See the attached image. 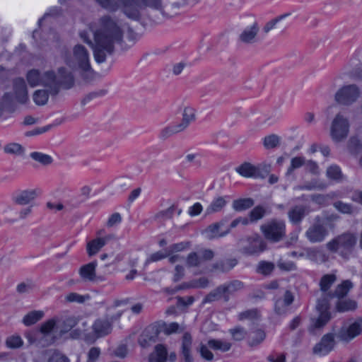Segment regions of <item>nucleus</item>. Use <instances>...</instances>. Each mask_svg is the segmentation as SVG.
<instances>
[{
	"label": "nucleus",
	"mask_w": 362,
	"mask_h": 362,
	"mask_svg": "<svg viewBox=\"0 0 362 362\" xmlns=\"http://www.w3.org/2000/svg\"><path fill=\"white\" fill-rule=\"evenodd\" d=\"M88 28L93 34V40L90 39L85 30L81 31L79 36L92 48L95 62L103 63L107 55L115 52V46L123 42L124 31L122 25L117 17L104 14L90 23Z\"/></svg>",
	"instance_id": "f257e3e1"
},
{
	"label": "nucleus",
	"mask_w": 362,
	"mask_h": 362,
	"mask_svg": "<svg viewBox=\"0 0 362 362\" xmlns=\"http://www.w3.org/2000/svg\"><path fill=\"white\" fill-rule=\"evenodd\" d=\"M102 8L110 12H116L119 8L123 13L132 20H139L141 18L136 0H95Z\"/></svg>",
	"instance_id": "f03ea898"
},
{
	"label": "nucleus",
	"mask_w": 362,
	"mask_h": 362,
	"mask_svg": "<svg viewBox=\"0 0 362 362\" xmlns=\"http://www.w3.org/2000/svg\"><path fill=\"white\" fill-rule=\"evenodd\" d=\"M329 293H322V296L318 298L316 309L319 313L317 317H313L310 320V325L308 331L312 334H316V331L324 327L331 320L332 316L329 312Z\"/></svg>",
	"instance_id": "7ed1b4c3"
},
{
	"label": "nucleus",
	"mask_w": 362,
	"mask_h": 362,
	"mask_svg": "<svg viewBox=\"0 0 362 362\" xmlns=\"http://www.w3.org/2000/svg\"><path fill=\"white\" fill-rule=\"evenodd\" d=\"M73 56L67 52L63 55L64 63L71 69H80L90 64L89 52L86 47L81 44L76 45L72 49Z\"/></svg>",
	"instance_id": "20e7f679"
},
{
	"label": "nucleus",
	"mask_w": 362,
	"mask_h": 362,
	"mask_svg": "<svg viewBox=\"0 0 362 362\" xmlns=\"http://www.w3.org/2000/svg\"><path fill=\"white\" fill-rule=\"evenodd\" d=\"M26 78L28 84L31 87H35L42 86L46 88H49V93H56L57 88L53 83L54 81V71H47L41 73L37 69H31L28 71L26 74Z\"/></svg>",
	"instance_id": "39448f33"
},
{
	"label": "nucleus",
	"mask_w": 362,
	"mask_h": 362,
	"mask_svg": "<svg viewBox=\"0 0 362 362\" xmlns=\"http://www.w3.org/2000/svg\"><path fill=\"white\" fill-rule=\"evenodd\" d=\"M361 94V91L358 85H344L335 93L334 100L339 105L351 106L358 100Z\"/></svg>",
	"instance_id": "423d86ee"
},
{
	"label": "nucleus",
	"mask_w": 362,
	"mask_h": 362,
	"mask_svg": "<svg viewBox=\"0 0 362 362\" xmlns=\"http://www.w3.org/2000/svg\"><path fill=\"white\" fill-rule=\"evenodd\" d=\"M260 229L265 238L273 243L282 240L286 233L285 223L275 219L262 224Z\"/></svg>",
	"instance_id": "0eeeda50"
},
{
	"label": "nucleus",
	"mask_w": 362,
	"mask_h": 362,
	"mask_svg": "<svg viewBox=\"0 0 362 362\" xmlns=\"http://www.w3.org/2000/svg\"><path fill=\"white\" fill-rule=\"evenodd\" d=\"M349 132V122L341 113H337L333 119L330 128V136L335 142L346 139Z\"/></svg>",
	"instance_id": "6e6552de"
},
{
	"label": "nucleus",
	"mask_w": 362,
	"mask_h": 362,
	"mask_svg": "<svg viewBox=\"0 0 362 362\" xmlns=\"http://www.w3.org/2000/svg\"><path fill=\"white\" fill-rule=\"evenodd\" d=\"M238 244L241 252L249 255L260 253L266 249L265 242L257 234L241 238Z\"/></svg>",
	"instance_id": "1a4fd4ad"
},
{
	"label": "nucleus",
	"mask_w": 362,
	"mask_h": 362,
	"mask_svg": "<svg viewBox=\"0 0 362 362\" xmlns=\"http://www.w3.org/2000/svg\"><path fill=\"white\" fill-rule=\"evenodd\" d=\"M328 233V230L323 224L322 218L317 216L314 219V222L305 231V236L310 243H317L323 242Z\"/></svg>",
	"instance_id": "9d476101"
},
{
	"label": "nucleus",
	"mask_w": 362,
	"mask_h": 362,
	"mask_svg": "<svg viewBox=\"0 0 362 362\" xmlns=\"http://www.w3.org/2000/svg\"><path fill=\"white\" fill-rule=\"evenodd\" d=\"M54 86L57 88L56 93H51V95H57L61 88L65 89L71 88L74 84V77L73 74L64 67H60L57 70V75L54 72Z\"/></svg>",
	"instance_id": "9b49d317"
},
{
	"label": "nucleus",
	"mask_w": 362,
	"mask_h": 362,
	"mask_svg": "<svg viewBox=\"0 0 362 362\" xmlns=\"http://www.w3.org/2000/svg\"><path fill=\"white\" fill-rule=\"evenodd\" d=\"M362 331V319L356 320L347 326H342L337 334V337L342 341L349 342L361 334Z\"/></svg>",
	"instance_id": "f8f14e48"
},
{
	"label": "nucleus",
	"mask_w": 362,
	"mask_h": 362,
	"mask_svg": "<svg viewBox=\"0 0 362 362\" xmlns=\"http://www.w3.org/2000/svg\"><path fill=\"white\" fill-rule=\"evenodd\" d=\"M335 334L327 333L321 338L320 341L313 348V353L318 356H325L331 352L335 346Z\"/></svg>",
	"instance_id": "ddd939ff"
},
{
	"label": "nucleus",
	"mask_w": 362,
	"mask_h": 362,
	"mask_svg": "<svg viewBox=\"0 0 362 362\" xmlns=\"http://www.w3.org/2000/svg\"><path fill=\"white\" fill-rule=\"evenodd\" d=\"M97 262L95 261L89 262L81 266L78 274L84 282L98 283L104 281V278L96 274Z\"/></svg>",
	"instance_id": "4468645a"
},
{
	"label": "nucleus",
	"mask_w": 362,
	"mask_h": 362,
	"mask_svg": "<svg viewBox=\"0 0 362 362\" xmlns=\"http://www.w3.org/2000/svg\"><path fill=\"white\" fill-rule=\"evenodd\" d=\"M214 252L211 250H204L201 252H190L186 258V265L187 267H198L201 266L204 261H209L213 259Z\"/></svg>",
	"instance_id": "2eb2a0df"
},
{
	"label": "nucleus",
	"mask_w": 362,
	"mask_h": 362,
	"mask_svg": "<svg viewBox=\"0 0 362 362\" xmlns=\"http://www.w3.org/2000/svg\"><path fill=\"white\" fill-rule=\"evenodd\" d=\"M159 334L158 327L155 325H150L142 332L138 339V342L143 348L148 347L152 343L156 341Z\"/></svg>",
	"instance_id": "dca6fc26"
},
{
	"label": "nucleus",
	"mask_w": 362,
	"mask_h": 362,
	"mask_svg": "<svg viewBox=\"0 0 362 362\" xmlns=\"http://www.w3.org/2000/svg\"><path fill=\"white\" fill-rule=\"evenodd\" d=\"M338 243H339L340 255L347 259L356 243V237L352 233H344L338 236Z\"/></svg>",
	"instance_id": "f3484780"
},
{
	"label": "nucleus",
	"mask_w": 362,
	"mask_h": 362,
	"mask_svg": "<svg viewBox=\"0 0 362 362\" xmlns=\"http://www.w3.org/2000/svg\"><path fill=\"white\" fill-rule=\"evenodd\" d=\"M259 26L254 22L250 27L245 28L238 36V41L245 45H252L257 42Z\"/></svg>",
	"instance_id": "a211bd4d"
},
{
	"label": "nucleus",
	"mask_w": 362,
	"mask_h": 362,
	"mask_svg": "<svg viewBox=\"0 0 362 362\" xmlns=\"http://www.w3.org/2000/svg\"><path fill=\"white\" fill-rule=\"evenodd\" d=\"M13 91L16 100L22 104L28 100L27 85L23 78H16L13 80Z\"/></svg>",
	"instance_id": "6ab92c4d"
},
{
	"label": "nucleus",
	"mask_w": 362,
	"mask_h": 362,
	"mask_svg": "<svg viewBox=\"0 0 362 362\" xmlns=\"http://www.w3.org/2000/svg\"><path fill=\"white\" fill-rule=\"evenodd\" d=\"M115 238L114 234H109L105 237H98L87 243L86 251L88 256L92 257L96 255L106 243Z\"/></svg>",
	"instance_id": "aec40b11"
},
{
	"label": "nucleus",
	"mask_w": 362,
	"mask_h": 362,
	"mask_svg": "<svg viewBox=\"0 0 362 362\" xmlns=\"http://www.w3.org/2000/svg\"><path fill=\"white\" fill-rule=\"evenodd\" d=\"M294 300L293 294L288 290L286 291L283 298H278L274 301V312L277 315H284L287 312L288 307Z\"/></svg>",
	"instance_id": "412c9836"
},
{
	"label": "nucleus",
	"mask_w": 362,
	"mask_h": 362,
	"mask_svg": "<svg viewBox=\"0 0 362 362\" xmlns=\"http://www.w3.org/2000/svg\"><path fill=\"white\" fill-rule=\"evenodd\" d=\"M94 335L97 338L105 337L110 334L112 330V325L107 317L105 319H97L92 325Z\"/></svg>",
	"instance_id": "4be33fe9"
},
{
	"label": "nucleus",
	"mask_w": 362,
	"mask_h": 362,
	"mask_svg": "<svg viewBox=\"0 0 362 362\" xmlns=\"http://www.w3.org/2000/svg\"><path fill=\"white\" fill-rule=\"evenodd\" d=\"M235 171L245 177H264V176L260 173L259 168L248 162H245L237 167Z\"/></svg>",
	"instance_id": "5701e85b"
},
{
	"label": "nucleus",
	"mask_w": 362,
	"mask_h": 362,
	"mask_svg": "<svg viewBox=\"0 0 362 362\" xmlns=\"http://www.w3.org/2000/svg\"><path fill=\"white\" fill-rule=\"evenodd\" d=\"M308 214V210L305 206L296 205L288 211V217L292 224L298 225Z\"/></svg>",
	"instance_id": "b1692460"
},
{
	"label": "nucleus",
	"mask_w": 362,
	"mask_h": 362,
	"mask_svg": "<svg viewBox=\"0 0 362 362\" xmlns=\"http://www.w3.org/2000/svg\"><path fill=\"white\" fill-rule=\"evenodd\" d=\"M39 191L36 189L21 191L13 197V201L19 205H26L34 200L38 195Z\"/></svg>",
	"instance_id": "393cba45"
},
{
	"label": "nucleus",
	"mask_w": 362,
	"mask_h": 362,
	"mask_svg": "<svg viewBox=\"0 0 362 362\" xmlns=\"http://www.w3.org/2000/svg\"><path fill=\"white\" fill-rule=\"evenodd\" d=\"M353 287L354 284L350 280H344L337 286L334 292H329V298H337L338 300L342 299L346 296Z\"/></svg>",
	"instance_id": "a878e982"
},
{
	"label": "nucleus",
	"mask_w": 362,
	"mask_h": 362,
	"mask_svg": "<svg viewBox=\"0 0 362 362\" xmlns=\"http://www.w3.org/2000/svg\"><path fill=\"white\" fill-rule=\"evenodd\" d=\"M192 337L189 334L185 333L182 337L181 354L185 362H194L191 354Z\"/></svg>",
	"instance_id": "bb28decb"
},
{
	"label": "nucleus",
	"mask_w": 362,
	"mask_h": 362,
	"mask_svg": "<svg viewBox=\"0 0 362 362\" xmlns=\"http://www.w3.org/2000/svg\"><path fill=\"white\" fill-rule=\"evenodd\" d=\"M196 119V110L192 107H185L182 112V121L177 124L184 132Z\"/></svg>",
	"instance_id": "cd10ccee"
},
{
	"label": "nucleus",
	"mask_w": 362,
	"mask_h": 362,
	"mask_svg": "<svg viewBox=\"0 0 362 362\" xmlns=\"http://www.w3.org/2000/svg\"><path fill=\"white\" fill-rule=\"evenodd\" d=\"M168 356V351L163 344H157L154 351L149 355V362H165Z\"/></svg>",
	"instance_id": "c85d7f7f"
},
{
	"label": "nucleus",
	"mask_w": 362,
	"mask_h": 362,
	"mask_svg": "<svg viewBox=\"0 0 362 362\" xmlns=\"http://www.w3.org/2000/svg\"><path fill=\"white\" fill-rule=\"evenodd\" d=\"M225 292V302H228L230 296L233 295L235 292L241 290L244 284L239 280H233L230 282L221 285Z\"/></svg>",
	"instance_id": "c756f323"
},
{
	"label": "nucleus",
	"mask_w": 362,
	"mask_h": 362,
	"mask_svg": "<svg viewBox=\"0 0 362 362\" xmlns=\"http://www.w3.org/2000/svg\"><path fill=\"white\" fill-rule=\"evenodd\" d=\"M78 322L77 317L74 316H70L65 317L62 321L57 320L58 326L59 329V336H62L65 333H67L73 327H74Z\"/></svg>",
	"instance_id": "7c9ffc66"
},
{
	"label": "nucleus",
	"mask_w": 362,
	"mask_h": 362,
	"mask_svg": "<svg viewBox=\"0 0 362 362\" xmlns=\"http://www.w3.org/2000/svg\"><path fill=\"white\" fill-rule=\"evenodd\" d=\"M57 320L55 318L49 319L41 324L39 333L43 339H49L52 337L50 334L57 327Z\"/></svg>",
	"instance_id": "2f4dec72"
},
{
	"label": "nucleus",
	"mask_w": 362,
	"mask_h": 362,
	"mask_svg": "<svg viewBox=\"0 0 362 362\" xmlns=\"http://www.w3.org/2000/svg\"><path fill=\"white\" fill-rule=\"evenodd\" d=\"M227 201L223 197L214 199L205 210L204 216H209L221 211L226 205Z\"/></svg>",
	"instance_id": "473e14b6"
},
{
	"label": "nucleus",
	"mask_w": 362,
	"mask_h": 362,
	"mask_svg": "<svg viewBox=\"0 0 362 362\" xmlns=\"http://www.w3.org/2000/svg\"><path fill=\"white\" fill-rule=\"evenodd\" d=\"M357 308L356 301L351 299H340L336 303L335 309L337 312L345 313L354 311Z\"/></svg>",
	"instance_id": "72a5a7b5"
},
{
	"label": "nucleus",
	"mask_w": 362,
	"mask_h": 362,
	"mask_svg": "<svg viewBox=\"0 0 362 362\" xmlns=\"http://www.w3.org/2000/svg\"><path fill=\"white\" fill-rule=\"evenodd\" d=\"M207 344L209 348L221 352L229 351L232 346V344L230 341L215 339H209Z\"/></svg>",
	"instance_id": "f704fd0d"
},
{
	"label": "nucleus",
	"mask_w": 362,
	"mask_h": 362,
	"mask_svg": "<svg viewBox=\"0 0 362 362\" xmlns=\"http://www.w3.org/2000/svg\"><path fill=\"white\" fill-rule=\"evenodd\" d=\"M182 128L177 124H171L163 128L159 133V138L161 140H166L170 136L182 132Z\"/></svg>",
	"instance_id": "c9c22d12"
},
{
	"label": "nucleus",
	"mask_w": 362,
	"mask_h": 362,
	"mask_svg": "<svg viewBox=\"0 0 362 362\" xmlns=\"http://www.w3.org/2000/svg\"><path fill=\"white\" fill-rule=\"evenodd\" d=\"M337 276L334 274H325L320 280L319 286L322 293H328V291L336 281Z\"/></svg>",
	"instance_id": "e433bc0d"
},
{
	"label": "nucleus",
	"mask_w": 362,
	"mask_h": 362,
	"mask_svg": "<svg viewBox=\"0 0 362 362\" xmlns=\"http://www.w3.org/2000/svg\"><path fill=\"white\" fill-rule=\"evenodd\" d=\"M306 255L310 260L317 263L325 262L328 259L327 256L322 250L315 248L307 250Z\"/></svg>",
	"instance_id": "4c0bfd02"
},
{
	"label": "nucleus",
	"mask_w": 362,
	"mask_h": 362,
	"mask_svg": "<svg viewBox=\"0 0 362 362\" xmlns=\"http://www.w3.org/2000/svg\"><path fill=\"white\" fill-rule=\"evenodd\" d=\"M221 298H223L225 300V292L223 289L221 285L216 287L215 289L211 291L209 294H207L204 298L203 299L202 303H211L215 300H218Z\"/></svg>",
	"instance_id": "58836bf2"
},
{
	"label": "nucleus",
	"mask_w": 362,
	"mask_h": 362,
	"mask_svg": "<svg viewBox=\"0 0 362 362\" xmlns=\"http://www.w3.org/2000/svg\"><path fill=\"white\" fill-rule=\"evenodd\" d=\"M31 159L39 163L43 166H47L53 163V158L51 156L38 151H34L30 153Z\"/></svg>",
	"instance_id": "ea45409f"
},
{
	"label": "nucleus",
	"mask_w": 362,
	"mask_h": 362,
	"mask_svg": "<svg viewBox=\"0 0 362 362\" xmlns=\"http://www.w3.org/2000/svg\"><path fill=\"white\" fill-rule=\"evenodd\" d=\"M255 204L252 198L235 199L233 202V209L236 211H242L251 208Z\"/></svg>",
	"instance_id": "a19ab883"
},
{
	"label": "nucleus",
	"mask_w": 362,
	"mask_h": 362,
	"mask_svg": "<svg viewBox=\"0 0 362 362\" xmlns=\"http://www.w3.org/2000/svg\"><path fill=\"white\" fill-rule=\"evenodd\" d=\"M281 137L276 134H272L263 139V146L265 149H273L279 147L281 144Z\"/></svg>",
	"instance_id": "79ce46f5"
},
{
	"label": "nucleus",
	"mask_w": 362,
	"mask_h": 362,
	"mask_svg": "<svg viewBox=\"0 0 362 362\" xmlns=\"http://www.w3.org/2000/svg\"><path fill=\"white\" fill-rule=\"evenodd\" d=\"M43 311L33 310L25 315L23 319V322L26 326H30L40 321L43 317Z\"/></svg>",
	"instance_id": "37998d69"
},
{
	"label": "nucleus",
	"mask_w": 362,
	"mask_h": 362,
	"mask_svg": "<svg viewBox=\"0 0 362 362\" xmlns=\"http://www.w3.org/2000/svg\"><path fill=\"white\" fill-rule=\"evenodd\" d=\"M27 338L30 344L37 343L40 346H47L54 342L57 337L53 336L49 339H43L40 333H37L35 335L28 334Z\"/></svg>",
	"instance_id": "c03bdc74"
},
{
	"label": "nucleus",
	"mask_w": 362,
	"mask_h": 362,
	"mask_svg": "<svg viewBox=\"0 0 362 362\" xmlns=\"http://www.w3.org/2000/svg\"><path fill=\"white\" fill-rule=\"evenodd\" d=\"M49 94H50L49 88H47V90H37L33 95V101L37 105H44L48 101Z\"/></svg>",
	"instance_id": "a18cd8bd"
},
{
	"label": "nucleus",
	"mask_w": 362,
	"mask_h": 362,
	"mask_svg": "<svg viewBox=\"0 0 362 362\" xmlns=\"http://www.w3.org/2000/svg\"><path fill=\"white\" fill-rule=\"evenodd\" d=\"M136 4H138L136 2ZM138 9L139 8H150L151 9L163 13V7L162 0H141V6L137 4Z\"/></svg>",
	"instance_id": "49530a36"
},
{
	"label": "nucleus",
	"mask_w": 362,
	"mask_h": 362,
	"mask_svg": "<svg viewBox=\"0 0 362 362\" xmlns=\"http://www.w3.org/2000/svg\"><path fill=\"white\" fill-rule=\"evenodd\" d=\"M333 206L341 214H353L355 213V208L351 204L344 203L341 201H337L333 203Z\"/></svg>",
	"instance_id": "de8ad7c7"
},
{
	"label": "nucleus",
	"mask_w": 362,
	"mask_h": 362,
	"mask_svg": "<svg viewBox=\"0 0 362 362\" xmlns=\"http://www.w3.org/2000/svg\"><path fill=\"white\" fill-rule=\"evenodd\" d=\"M306 160L303 156H296L291 160V165L288 167L286 175L289 176L293 172L303 165H305Z\"/></svg>",
	"instance_id": "09e8293b"
},
{
	"label": "nucleus",
	"mask_w": 362,
	"mask_h": 362,
	"mask_svg": "<svg viewBox=\"0 0 362 362\" xmlns=\"http://www.w3.org/2000/svg\"><path fill=\"white\" fill-rule=\"evenodd\" d=\"M4 151L8 154L20 156L24 153L25 149L18 143H10L4 147Z\"/></svg>",
	"instance_id": "8fccbe9b"
},
{
	"label": "nucleus",
	"mask_w": 362,
	"mask_h": 362,
	"mask_svg": "<svg viewBox=\"0 0 362 362\" xmlns=\"http://www.w3.org/2000/svg\"><path fill=\"white\" fill-rule=\"evenodd\" d=\"M274 269V264L272 262L261 261L259 262L256 272L264 276L270 274Z\"/></svg>",
	"instance_id": "3c124183"
},
{
	"label": "nucleus",
	"mask_w": 362,
	"mask_h": 362,
	"mask_svg": "<svg viewBox=\"0 0 362 362\" xmlns=\"http://www.w3.org/2000/svg\"><path fill=\"white\" fill-rule=\"evenodd\" d=\"M266 214V209L262 206H255L249 214L251 223L257 222L262 219Z\"/></svg>",
	"instance_id": "603ef678"
},
{
	"label": "nucleus",
	"mask_w": 362,
	"mask_h": 362,
	"mask_svg": "<svg viewBox=\"0 0 362 362\" xmlns=\"http://www.w3.org/2000/svg\"><path fill=\"white\" fill-rule=\"evenodd\" d=\"M289 15L290 13H284L270 20L264 25L262 28L263 32L265 34L269 33L272 29H274L276 27L278 23H279L281 21H282Z\"/></svg>",
	"instance_id": "864d4df0"
},
{
	"label": "nucleus",
	"mask_w": 362,
	"mask_h": 362,
	"mask_svg": "<svg viewBox=\"0 0 362 362\" xmlns=\"http://www.w3.org/2000/svg\"><path fill=\"white\" fill-rule=\"evenodd\" d=\"M327 175L329 179L336 181L341 180L343 177L340 168L336 165H331L327 169Z\"/></svg>",
	"instance_id": "5fc2aeb1"
},
{
	"label": "nucleus",
	"mask_w": 362,
	"mask_h": 362,
	"mask_svg": "<svg viewBox=\"0 0 362 362\" xmlns=\"http://www.w3.org/2000/svg\"><path fill=\"white\" fill-rule=\"evenodd\" d=\"M229 333L232 336V338L235 341H242L247 336V331L240 326H237L233 329L228 330Z\"/></svg>",
	"instance_id": "6e6d98bb"
},
{
	"label": "nucleus",
	"mask_w": 362,
	"mask_h": 362,
	"mask_svg": "<svg viewBox=\"0 0 362 362\" xmlns=\"http://www.w3.org/2000/svg\"><path fill=\"white\" fill-rule=\"evenodd\" d=\"M6 344L10 349H18L23 346V341L20 336L12 335L7 337Z\"/></svg>",
	"instance_id": "4d7b16f0"
},
{
	"label": "nucleus",
	"mask_w": 362,
	"mask_h": 362,
	"mask_svg": "<svg viewBox=\"0 0 362 362\" xmlns=\"http://www.w3.org/2000/svg\"><path fill=\"white\" fill-rule=\"evenodd\" d=\"M220 228V224L218 223H213L208 226V228L206 230V233L208 234L209 238L211 239L216 237H223L227 233H229V230H227L225 233H223L221 234L218 235V231Z\"/></svg>",
	"instance_id": "13d9d810"
},
{
	"label": "nucleus",
	"mask_w": 362,
	"mask_h": 362,
	"mask_svg": "<svg viewBox=\"0 0 362 362\" xmlns=\"http://www.w3.org/2000/svg\"><path fill=\"white\" fill-rule=\"evenodd\" d=\"M209 284V281L206 277H201L199 279L193 280L186 286H184V288H204L208 286Z\"/></svg>",
	"instance_id": "bf43d9fd"
},
{
	"label": "nucleus",
	"mask_w": 362,
	"mask_h": 362,
	"mask_svg": "<svg viewBox=\"0 0 362 362\" xmlns=\"http://www.w3.org/2000/svg\"><path fill=\"white\" fill-rule=\"evenodd\" d=\"M254 335L252 337L251 339L249 341V345L251 346H255L260 343H262L265 337V332L262 329H257L254 332Z\"/></svg>",
	"instance_id": "052dcab7"
},
{
	"label": "nucleus",
	"mask_w": 362,
	"mask_h": 362,
	"mask_svg": "<svg viewBox=\"0 0 362 362\" xmlns=\"http://www.w3.org/2000/svg\"><path fill=\"white\" fill-rule=\"evenodd\" d=\"M169 256L167 250L165 252L158 251L151 254L146 260L144 265L147 266L151 262H158Z\"/></svg>",
	"instance_id": "680f3d73"
},
{
	"label": "nucleus",
	"mask_w": 362,
	"mask_h": 362,
	"mask_svg": "<svg viewBox=\"0 0 362 362\" xmlns=\"http://www.w3.org/2000/svg\"><path fill=\"white\" fill-rule=\"evenodd\" d=\"M79 69L81 70V76L85 81L90 82L94 78L95 72L91 68L90 64H88V66L81 67Z\"/></svg>",
	"instance_id": "e2e57ef3"
},
{
	"label": "nucleus",
	"mask_w": 362,
	"mask_h": 362,
	"mask_svg": "<svg viewBox=\"0 0 362 362\" xmlns=\"http://www.w3.org/2000/svg\"><path fill=\"white\" fill-rule=\"evenodd\" d=\"M89 298L90 297L88 295L82 296L77 293H70L65 297L66 300L68 302H76L78 303H83L85 302L86 300H88Z\"/></svg>",
	"instance_id": "0e129e2a"
},
{
	"label": "nucleus",
	"mask_w": 362,
	"mask_h": 362,
	"mask_svg": "<svg viewBox=\"0 0 362 362\" xmlns=\"http://www.w3.org/2000/svg\"><path fill=\"white\" fill-rule=\"evenodd\" d=\"M349 148L353 153H358L362 150V141L356 137H351L349 141Z\"/></svg>",
	"instance_id": "69168bd1"
},
{
	"label": "nucleus",
	"mask_w": 362,
	"mask_h": 362,
	"mask_svg": "<svg viewBox=\"0 0 362 362\" xmlns=\"http://www.w3.org/2000/svg\"><path fill=\"white\" fill-rule=\"evenodd\" d=\"M259 311L257 309H251L248 310L244 312L240 313L238 315V320H253L258 318L259 317Z\"/></svg>",
	"instance_id": "338daca9"
},
{
	"label": "nucleus",
	"mask_w": 362,
	"mask_h": 362,
	"mask_svg": "<svg viewBox=\"0 0 362 362\" xmlns=\"http://www.w3.org/2000/svg\"><path fill=\"white\" fill-rule=\"evenodd\" d=\"M188 242H181L178 243H174L169 246L167 249L168 253H169V256L173 252H181L185 250L189 247Z\"/></svg>",
	"instance_id": "774afa93"
}]
</instances>
